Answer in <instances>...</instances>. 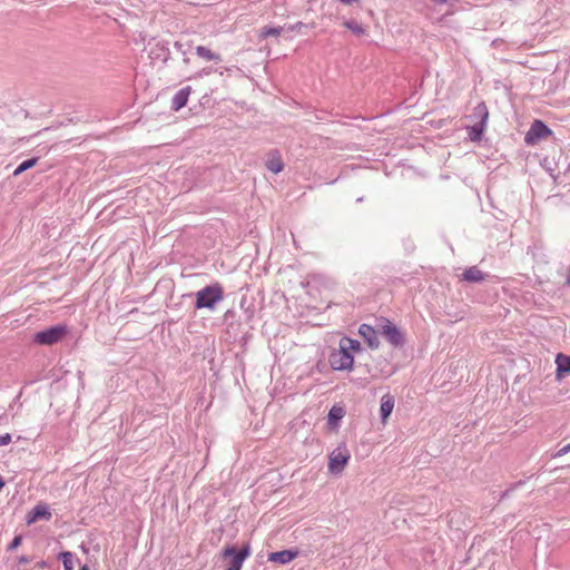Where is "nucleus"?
I'll use <instances>...</instances> for the list:
<instances>
[{"label": "nucleus", "mask_w": 570, "mask_h": 570, "mask_svg": "<svg viewBox=\"0 0 570 570\" xmlns=\"http://www.w3.org/2000/svg\"><path fill=\"white\" fill-rule=\"evenodd\" d=\"M570 452V443L564 445L563 448H561L557 453H556V458L558 456H562V455H566L567 453Z\"/></svg>", "instance_id": "obj_30"}, {"label": "nucleus", "mask_w": 570, "mask_h": 570, "mask_svg": "<svg viewBox=\"0 0 570 570\" xmlns=\"http://www.w3.org/2000/svg\"><path fill=\"white\" fill-rule=\"evenodd\" d=\"M11 434L4 433L0 435V446L8 445L11 442Z\"/></svg>", "instance_id": "obj_29"}, {"label": "nucleus", "mask_w": 570, "mask_h": 570, "mask_svg": "<svg viewBox=\"0 0 570 570\" xmlns=\"http://www.w3.org/2000/svg\"><path fill=\"white\" fill-rule=\"evenodd\" d=\"M21 544V537L16 535L10 544L8 546V550H16Z\"/></svg>", "instance_id": "obj_28"}, {"label": "nucleus", "mask_w": 570, "mask_h": 570, "mask_svg": "<svg viewBox=\"0 0 570 570\" xmlns=\"http://www.w3.org/2000/svg\"><path fill=\"white\" fill-rule=\"evenodd\" d=\"M485 128H487V124H482V122H476L475 121L473 125H471V126H469L466 128L468 129L469 138L472 141L481 140L482 135H483Z\"/></svg>", "instance_id": "obj_18"}, {"label": "nucleus", "mask_w": 570, "mask_h": 570, "mask_svg": "<svg viewBox=\"0 0 570 570\" xmlns=\"http://www.w3.org/2000/svg\"><path fill=\"white\" fill-rule=\"evenodd\" d=\"M222 557L228 560L226 570H240L244 561L250 554L249 544H245L240 550H236L232 546H227L222 551Z\"/></svg>", "instance_id": "obj_4"}, {"label": "nucleus", "mask_w": 570, "mask_h": 570, "mask_svg": "<svg viewBox=\"0 0 570 570\" xmlns=\"http://www.w3.org/2000/svg\"><path fill=\"white\" fill-rule=\"evenodd\" d=\"M394 397L391 394H384L381 397V405H380V414L382 422H385L386 419L391 415L393 409H394Z\"/></svg>", "instance_id": "obj_13"}, {"label": "nucleus", "mask_w": 570, "mask_h": 570, "mask_svg": "<svg viewBox=\"0 0 570 570\" xmlns=\"http://www.w3.org/2000/svg\"><path fill=\"white\" fill-rule=\"evenodd\" d=\"M350 460V453L346 448H337L335 449L331 455L328 461V470L333 474L341 473L345 465Z\"/></svg>", "instance_id": "obj_6"}, {"label": "nucleus", "mask_w": 570, "mask_h": 570, "mask_svg": "<svg viewBox=\"0 0 570 570\" xmlns=\"http://www.w3.org/2000/svg\"><path fill=\"white\" fill-rule=\"evenodd\" d=\"M37 567L38 568H46L47 567V562L45 560H41L37 563Z\"/></svg>", "instance_id": "obj_33"}, {"label": "nucleus", "mask_w": 570, "mask_h": 570, "mask_svg": "<svg viewBox=\"0 0 570 570\" xmlns=\"http://www.w3.org/2000/svg\"><path fill=\"white\" fill-rule=\"evenodd\" d=\"M18 562H19V564L28 563V562H30V558H29V557H27V556H20V557L18 558Z\"/></svg>", "instance_id": "obj_31"}, {"label": "nucleus", "mask_w": 570, "mask_h": 570, "mask_svg": "<svg viewBox=\"0 0 570 570\" xmlns=\"http://www.w3.org/2000/svg\"><path fill=\"white\" fill-rule=\"evenodd\" d=\"M381 334L384 335L386 341L394 347H400L404 344V335L401 330L389 318H381L380 321Z\"/></svg>", "instance_id": "obj_5"}, {"label": "nucleus", "mask_w": 570, "mask_h": 570, "mask_svg": "<svg viewBox=\"0 0 570 570\" xmlns=\"http://www.w3.org/2000/svg\"><path fill=\"white\" fill-rule=\"evenodd\" d=\"M487 276L488 275L485 273H483L479 267L471 266V267L466 268L461 274L460 277H461V281H463V282L476 284V283H482L483 281H485Z\"/></svg>", "instance_id": "obj_10"}, {"label": "nucleus", "mask_w": 570, "mask_h": 570, "mask_svg": "<svg viewBox=\"0 0 570 570\" xmlns=\"http://www.w3.org/2000/svg\"><path fill=\"white\" fill-rule=\"evenodd\" d=\"M196 55L205 60L208 61H218L220 60V57L213 52L210 49L204 47V46H197L196 47Z\"/></svg>", "instance_id": "obj_20"}, {"label": "nucleus", "mask_w": 570, "mask_h": 570, "mask_svg": "<svg viewBox=\"0 0 570 570\" xmlns=\"http://www.w3.org/2000/svg\"><path fill=\"white\" fill-rule=\"evenodd\" d=\"M556 364L558 377L570 374V356L558 354L556 357Z\"/></svg>", "instance_id": "obj_16"}, {"label": "nucleus", "mask_w": 570, "mask_h": 570, "mask_svg": "<svg viewBox=\"0 0 570 570\" xmlns=\"http://www.w3.org/2000/svg\"><path fill=\"white\" fill-rule=\"evenodd\" d=\"M551 134L549 127L541 120H534L530 127V129L525 134V141L528 144H533L537 140L547 137Z\"/></svg>", "instance_id": "obj_7"}, {"label": "nucleus", "mask_w": 570, "mask_h": 570, "mask_svg": "<svg viewBox=\"0 0 570 570\" xmlns=\"http://www.w3.org/2000/svg\"><path fill=\"white\" fill-rule=\"evenodd\" d=\"M59 558L62 561L63 570H73V562H72L73 554L71 552L63 551L59 554Z\"/></svg>", "instance_id": "obj_23"}, {"label": "nucleus", "mask_w": 570, "mask_h": 570, "mask_svg": "<svg viewBox=\"0 0 570 570\" xmlns=\"http://www.w3.org/2000/svg\"><path fill=\"white\" fill-rule=\"evenodd\" d=\"M190 95V87L187 86V87H184L181 89H179L173 97V100H171V108L175 110V111H178L180 110L183 107L186 106L187 101H188V97Z\"/></svg>", "instance_id": "obj_12"}, {"label": "nucleus", "mask_w": 570, "mask_h": 570, "mask_svg": "<svg viewBox=\"0 0 570 570\" xmlns=\"http://www.w3.org/2000/svg\"><path fill=\"white\" fill-rule=\"evenodd\" d=\"M150 58L155 61L166 62L169 59L170 52L166 42L158 41L150 49Z\"/></svg>", "instance_id": "obj_11"}, {"label": "nucleus", "mask_w": 570, "mask_h": 570, "mask_svg": "<svg viewBox=\"0 0 570 570\" xmlns=\"http://www.w3.org/2000/svg\"><path fill=\"white\" fill-rule=\"evenodd\" d=\"M304 27H307V24H305V23H303V22L298 21V22H296V23H294V24H289V26L285 27V30H286V31H289V32H294V31H298V30H301V29H302V28H304Z\"/></svg>", "instance_id": "obj_27"}, {"label": "nucleus", "mask_w": 570, "mask_h": 570, "mask_svg": "<svg viewBox=\"0 0 570 570\" xmlns=\"http://www.w3.org/2000/svg\"><path fill=\"white\" fill-rule=\"evenodd\" d=\"M80 570H89V567L87 564H83Z\"/></svg>", "instance_id": "obj_35"}, {"label": "nucleus", "mask_w": 570, "mask_h": 570, "mask_svg": "<svg viewBox=\"0 0 570 570\" xmlns=\"http://www.w3.org/2000/svg\"><path fill=\"white\" fill-rule=\"evenodd\" d=\"M39 158L38 157H33V158H30V159H27L24 161H22L13 171V176L17 177L19 175H21L23 171L32 168L37 163H38Z\"/></svg>", "instance_id": "obj_22"}, {"label": "nucleus", "mask_w": 570, "mask_h": 570, "mask_svg": "<svg viewBox=\"0 0 570 570\" xmlns=\"http://www.w3.org/2000/svg\"><path fill=\"white\" fill-rule=\"evenodd\" d=\"M266 168L274 174H278L284 169V163L278 151L271 154L266 161Z\"/></svg>", "instance_id": "obj_15"}, {"label": "nucleus", "mask_w": 570, "mask_h": 570, "mask_svg": "<svg viewBox=\"0 0 570 570\" xmlns=\"http://www.w3.org/2000/svg\"><path fill=\"white\" fill-rule=\"evenodd\" d=\"M67 334L68 326L65 324H58L36 333L32 341L39 345H52L62 341Z\"/></svg>", "instance_id": "obj_2"}, {"label": "nucleus", "mask_w": 570, "mask_h": 570, "mask_svg": "<svg viewBox=\"0 0 570 570\" xmlns=\"http://www.w3.org/2000/svg\"><path fill=\"white\" fill-rule=\"evenodd\" d=\"M328 363L334 371L351 372L354 368V354L346 352L344 346H338L330 353Z\"/></svg>", "instance_id": "obj_3"}, {"label": "nucleus", "mask_w": 570, "mask_h": 570, "mask_svg": "<svg viewBox=\"0 0 570 570\" xmlns=\"http://www.w3.org/2000/svg\"><path fill=\"white\" fill-rule=\"evenodd\" d=\"M224 298V292L219 284L205 286L196 293L195 307L197 309L207 308L213 311Z\"/></svg>", "instance_id": "obj_1"}, {"label": "nucleus", "mask_w": 570, "mask_h": 570, "mask_svg": "<svg viewBox=\"0 0 570 570\" xmlns=\"http://www.w3.org/2000/svg\"><path fill=\"white\" fill-rule=\"evenodd\" d=\"M344 26L353 31L355 35H364V28L355 20H347L344 22Z\"/></svg>", "instance_id": "obj_24"}, {"label": "nucleus", "mask_w": 570, "mask_h": 570, "mask_svg": "<svg viewBox=\"0 0 570 570\" xmlns=\"http://www.w3.org/2000/svg\"><path fill=\"white\" fill-rule=\"evenodd\" d=\"M342 3L344 4H352V3H355L357 2L358 0H340Z\"/></svg>", "instance_id": "obj_32"}, {"label": "nucleus", "mask_w": 570, "mask_h": 570, "mask_svg": "<svg viewBox=\"0 0 570 570\" xmlns=\"http://www.w3.org/2000/svg\"><path fill=\"white\" fill-rule=\"evenodd\" d=\"M358 334L363 337V340L367 343V345L375 350L380 346L379 332L368 324H362L358 327Z\"/></svg>", "instance_id": "obj_8"}, {"label": "nucleus", "mask_w": 570, "mask_h": 570, "mask_svg": "<svg viewBox=\"0 0 570 570\" xmlns=\"http://www.w3.org/2000/svg\"><path fill=\"white\" fill-rule=\"evenodd\" d=\"M285 30V27H264L259 30V33H258V38L262 40V39H265L269 36H279L283 31Z\"/></svg>", "instance_id": "obj_21"}, {"label": "nucleus", "mask_w": 570, "mask_h": 570, "mask_svg": "<svg viewBox=\"0 0 570 570\" xmlns=\"http://www.w3.org/2000/svg\"><path fill=\"white\" fill-rule=\"evenodd\" d=\"M343 415H344V410L342 407L333 406L330 410L328 420H330V422L338 421L343 417Z\"/></svg>", "instance_id": "obj_25"}, {"label": "nucleus", "mask_w": 570, "mask_h": 570, "mask_svg": "<svg viewBox=\"0 0 570 570\" xmlns=\"http://www.w3.org/2000/svg\"><path fill=\"white\" fill-rule=\"evenodd\" d=\"M297 556V552H294L292 550H282L277 552H272L268 556V560L273 562H277L279 564H286L294 560V558Z\"/></svg>", "instance_id": "obj_14"}, {"label": "nucleus", "mask_w": 570, "mask_h": 570, "mask_svg": "<svg viewBox=\"0 0 570 570\" xmlns=\"http://www.w3.org/2000/svg\"><path fill=\"white\" fill-rule=\"evenodd\" d=\"M338 346H344L346 352H351L353 354L354 352H358L361 350L360 342L347 336H344L340 340Z\"/></svg>", "instance_id": "obj_19"}, {"label": "nucleus", "mask_w": 570, "mask_h": 570, "mask_svg": "<svg viewBox=\"0 0 570 570\" xmlns=\"http://www.w3.org/2000/svg\"><path fill=\"white\" fill-rule=\"evenodd\" d=\"M51 512L47 504L39 503L36 504L27 514V523H33L37 520L43 519V520H50Z\"/></svg>", "instance_id": "obj_9"}, {"label": "nucleus", "mask_w": 570, "mask_h": 570, "mask_svg": "<svg viewBox=\"0 0 570 570\" xmlns=\"http://www.w3.org/2000/svg\"><path fill=\"white\" fill-rule=\"evenodd\" d=\"M174 46H175L176 50L181 53V57H184V62L188 63L189 62V58H188V52L185 49V46L183 43L178 42V41L175 42Z\"/></svg>", "instance_id": "obj_26"}, {"label": "nucleus", "mask_w": 570, "mask_h": 570, "mask_svg": "<svg viewBox=\"0 0 570 570\" xmlns=\"http://www.w3.org/2000/svg\"><path fill=\"white\" fill-rule=\"evenodd\" d=\"M470 117L474 119L476 122L488 124L489 111L485 102H479L474 107L473 112Z\"/></svg>", "instance_id": "obj_17"}, {"label": "nucleus", "mask_w": 570, "mask_h": 570, "mask_svg": "<svg viewBox=\"0 0 570 570\" xmlns=\"http://www.w3.org/2000/svg\"><path fill=\"white\" fill-rule=\"evenodd\" d=\"M4 480L3 478L0 475V490H2V488L4 487Z\"/></svg>", "instance_id": "obj_34"}]
</instances>
